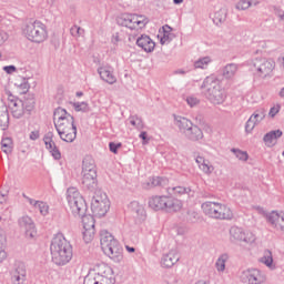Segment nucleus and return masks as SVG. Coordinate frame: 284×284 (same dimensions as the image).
<instances>
[{
  "label": "nucleus",
  "instance_id": "obj_1",
  "mask_svg": "<svg viewBox=\"0 0 284 284\" xmlns=\"http://www.w3.org/2000/svg\"><path fill=\"white\" fill-rule=\"evenodd\" d=\"M67 201L72 214L82 219L84 229L83 241L90 243L92 239H94V217H92V215H87L88 204L85 203V200L77 187H69L67 190Z\"/></svg>",
  "mask_w": 284,
  "mask_h": 284
},
{
  "label": "nucleus",
  "instance_id": "obj_2",
  "mask_svg": "<svg viewBox=\"0 0 284 284\" xmlns=\"http://www.w3.org/2000/svg\"><path fill=\"white\" fill-rule=\"evenodd\" d=\"M54 128L62 141L65 143H73L77 139V125L74 124V116H72L63 108H58L53 112Z\"/></svg>",
  "mask_w": 284,
  "mask_h": 284
},
{
  "label": "nucleus",
  "instance_id": "obj_3",
  "mask_svg": "<svg viewBox=\"0 0 284 284\" xmlns=\"http://www.w3.org/2000/svg\"><path fill=\"white\" fill-rule=\"evenodd\" d=\"M52 263L59 266L68 265L72 261V245L63 235H57L52 239L50 245Z\"/></svg>",
  "mask_w": 284,
  "mask_h": 284
},
{
  "label": "nucleus",
  "instance_id": "obj_4",
  "mask_svg": "<svg viewBox=\"0 0 284 284\" xmlns=\"http://www.w3.org/2000/svg\"><path fill=\"white\" fill-rule=\"evenodd\" d=\"M114 271L108 264L102 263L94 266L84 277L83 284H114Z\"/></svg>",
  "mask_w": 284,
  "mask_h": 284
},
{
  "label": "nucleus",
  "instance_id": "obj_5",
  "mask_svg": "<svg viewBox=\"0 0 284 284\" xmlns=\"http://www.w3.org/2000/svg\"><path fill=\"white\" fill-rule=\"evenodd\" d=\"M202 212H204L205 216L209 219H215V221H232L234 219V213L232 209L226 204L206 201L201 205Z\"/></svg>",
  "mask_w": 284,
  "mask_h": 284
},
{
  "label": "nucleus",
  "instance_id": "obj_6",
  "mask_svg": "<svg viewBox=\"0 0 284 284\" xmlns=\"http://www.w3.org/2000/svg\"><path fill=\"white\" fill-rule=\"evenodd\" d=\"M103 253L114 261V263H121L123 261V247L109 232H102L100 239Z\"/></svg>",
  "mask_w": 284,
  "mask_h": 284
},
{
  "label": "nucleus",
  "instance_id": "obj_7",
  "mask_svg": "<svg viewBox=\"0 0 284 284\" xmlns=\"http://www.w3.org/2000/svg\"><path fill=\"white\" fill-rule=\"evenodd\" d=\"M174 125L180 130L181 134L187 139V141H192L193 143L202 141L204 136L203 130L186 118L175 116Z\"/></svg>",
  "mask_w": 284,
  "mask_h": 284
},
{
  "label": "nucleus",
  "instance_id": "obj_8",
  "mask_svg": "<svg viewBox=\"0 0 284 284\" xmlns=\"http://www.w3.org/2000/svg\"><path fill=\"white\" fill-rule=\"evenodd\" d=\"M201 89L206 90L204 94L206 99L211 101V103H214V105H221V103L225 101V93L223 92V89H221V84L219 83V80H216V78H205L201 85Z\"/></svg>",
  "mask_w": 284,
  "mask_h": 284
},
{
  "label": "nucleus",
  "instance_id": "obj_9",
  "mask_svg": "<svg viewBox=\"0 0 284 284\" xmlns=\"http://www.w3.org/2000/svg\"><path fill=\"white\" fill-rule=\"evenodd\" d=\"M149 207L159 212V210H165L166 212H179L183 207L181 200L170 197L166 195H154L149 199Z\"/></svg>",
  "mask_w": 284,
  "mask_h": 284
},
{
  "label": "nucleus",
  "instance_id": "obj_10",
  "mask_svg": "<svg viewBox=\"0 0 284 284\" xmlns=\"http://www.w3.org/2000/svg\"><path fill=\"white\" fill-rule=\"evenodd\" d=\"M23 34L33 43H43L48 39V28L43 22L36 20L26 24Z\"/></svg>",
  "mask_w": 284,
  "mask_h": 284
},
{
  "label": "nucleus",
  "instance_id": "obj_11",
  "mask_svg": "<svg viewBox=\"0 0 284 284\" xmlns=\"http://www.w3.org/2000/svg\"><path fill=\"white\" fill-rule=\"evenodd\" d=\"M250 67L255 77L260 79H267L271 72H274L276 68V62L272 59L266 58H255L250 61Z\"/></svg>",
  "mask_w": 284,
  "mask_h": 284
},
{
  "label": "nucleus",
  "instance_id": "obj_12",
  "mask_svg": "<svg viewBox=\"0 0 284 284\" xmlns=\"http://www.w3.org/2000/svg\"><path fill=\"white\" fill-rule=\"evenodd\" d=\"M150 20L145 16H139L134 13H124L120 18H118L119 26H123L124 28H129V30H143Z\"/></svg>",
  "mask_w": 284,
  "mask_h": 284
},
{
  "label": "nucleus",
  "instance_id": "obj_13",
  "mask_svg": "<svg viewBox=\"0 0 284 284\" xmlns=\"http://www.w3.org/2000/svg\"><path fill=\"white\" fill-rule=\"evenodd\" d=\"M110 210V199H108V194L98 192L94 194L91 201V212L93 216L101 219L108 214Z\"/></svg>",
  "mask_w": 284,
  "mask_h": 284
},
{
  "label": "nucleus",
  "instance_id": "obj_14",
  "mask_svg": "<svg viewBox=\"0 0 284 284\" xmlns=\"http://www.w3.org/2000/svg\"><path fill=\"white\" fill-rule=\"evenodd\" d=\"M230 241H232V243H234L235 241H241L243 243H254V241H256V237L254 236V233L250 231L245 232L239 226H232L230 229Z\"/></svg>",
  "mask_w": 284,
  "mask_h": 284
},
{
  "label": "nucleus",
  "instance_id": "obj_15",
  "mask_svg": "<svg viewBox=\"0 0 284 284\" xmlns=\"http://www.w3.org/2000/svg\"><path fill=\"white\" fill-rule=\"evenodd\" d=\"M19 225L21 230L24 231L26 239H36L37 237V226L32 217L24 215L19 220Z\"/></svg>",
  "mask_w": 284,
  "mask_h": 284
},
{
  "label": "nucleus",
  "instance_id": "obj_16",
  "mask_svg": "<svg viewBox=\"0 0 284 284\" xmlns=\"http://www.w3.org/2000/svg\"><path fill=\"white\" fill-rule=\"evenodd\" d=\"M28 272L26 271V264L18 262L14 264L11 271V283L12 284H26Z\"/></svg>",
  "mask_w": 284,
  "mask_h": 284
},
{
  "label": "nucleus",
  "instance_id": "obj_17",
  "mask_svg": "<svg viewBox=\"0 0 284 284\" xmlns=\"http://www.w3.org/2000/svg\"><path fill=\"white\" fill-rule=\"evenodd\" d=\"M54 133L48 132L44 138V145L50 152L51 156L54 159V161H61V151L59 150V146H57V143L54 142Z\"/></svg>",
  "mask_w": 284,
  "mask_h": 284
},
{
  "label": "nucleus",
  "instance_id": "obj_18",
  "mask_svg": "<svg viewBox=\"0 0 284 284\" xmlns=\"http://www.w3.org/2000/svg\"><path fill=\"white\" fill-rule=\"evenodd\" d=\"M98 74L100 75V79L102 81H105V83H109V85H114L116 83V75H114V68L111 65H102L98 68Z\"/></svg>",
  "mask_w": 284,
  "mask_h": 284
},
{
  "label": "nucleus",
  "instance_id": "obj_19",
  "mask_svg": "<svg viewBox=\"0 0 284 284\" xmlns=\"http://www.w3.org/2000/svg\"><path fill=\"white\" fill-rule=\"evenodd\" d=\"M266 221L272 225L275 230H281L284 232V213L272 211L271 213L266 214Z\"/></svg>",
  "mask_w": 284,
  "mask_h": 284
},
{
  "label": "nucleus",
  "instance_id": "obj_20",
  "mask_svg": "<svg viewBox=\"0 0 284 284\" xmlns=\"http://www.w3.org/2000/svg\"><path fill=\"white\" fill-rule=\"evenodd\" d=\"M180 258L181 255H179V251L171 250L169 253L163 254L161 265L166 268L174 267V265L179 263Z\"/></svg>",
  "mask_w": 284,
  "mask_h": 284
},
{
  "label": "nucleus",
  "instance_id": "obj_21",
  "mask_svg": "<svg viewBox=\"0 0 284 284\" xmlns=\"http://www.w3.org/2000/svg\"><path fill=\"white\" fill-rule=\"evenodd\" d=\"M135 41L136 45L142 48L144 52H154V48H156V43L150 39V36L142 34L141 37H138Z\"/></svg>",
  "mask_w": 284,
  "mask_h": 284
},
{
  "label": "nucleus",
  "instance_id": "obj_22",
  "mask_svg": "<svg viewBox=\"0 0 284 284\" xmlns=\"http://www.w3.org/2000/svg\"><path fill=\"white\" fill-rule=\"evenodd\" d=\"M170 180L163 176H153L144 184L145 190H152V187H168Z\"/></svg>",
  "mask_w": 284,
  "mask_h": 284
},
{
  "label": "nucleus",
  "instance_id": "obj_23",
  "mask_svg": "<svg viewBox=\"0 0 284 284\" xmlns=\"http://www.w3.org/2000/svg\"><path fill=\"white\" fill-rule=\"evenodd\" d=\"M82 185L87 190H94L97 187V172H82Z\"/></svg>",
  "mask_w": 284,
  "mask_h": 284
},
{
  "label": "nucleus",
  "instance_id": "obj_24",
  "mask_svg": "<svg viewBox=\"0 0 284 284\" xmlns=\"http://www.w3.org/2000/svg\"><path fill=\"white\" fill-rule=\"evenodd\" d=\"M9 108H10V110L12 112V116L14 119H21V116H23V114H26V110L21 105V100L11 99L9 102Z\"/></svg>",
  "mask_w": 284,
  "mask_h": 284
},
{
  "label": "nucleus",
  "instance_id": "obj_25",
  "mask_svg": "<svg viewBox=\"0 0 284 284\" xmlns=\"http://www.w3.org/2000/svg\"><path fill=\"white\" fill-rule=\"evenodd\" d=\"M129 211L134 219H145V209L136 201L129 204Z\"/></svg>",
  "mask_w": 284,
  "mask_h": 284
},
{
  "label": "nucleus",
  "instance_id": "obj_26",
  "mask_svg": "<svg viewBox=\"0 0 284 284\" xmlns=\"http://www.w3.org/2000/svg\"><path fill=\"white\" fill-rule=\"evenodd\" d=\"M236 72H239V64L236 63H229L222 70L224 79H234Z\"/></svg>",
  "mask_w": 284,
  "mask_h": 284
},
{
  "label": "nucleus",
  "instance_id": "obj_27",
  "mask_svg": "<svg viewBox=\"0 0 284 284\" xmlns=\"http://www.w3.org/2000/svg\"><path fill=\"white\" fill-rule=\"evenodd\" d=\"M82 172H97V164L92 156H84L82 161Z\"/></svg>",
  "mask_w": 284,
  "mask_h": 284
},
{
  "label": "nucleus",
  "instance_id": "obj_28",
  "mask_svg": "<svg viewBox=\"0 0 284 284\" xmlns=\"http://www.w3.org/2000/svg\"><path fill=\"white\" fill-rule=\"evenodd\" d=\"M168 194H173L174 196H183V194H190L192 189L185 186H170L166 187Z\"/></svg>",
  "mask_w": 284,
  "mask_h": 284
},
{
  "label": "nucleus",
  "instance_id": "obj_29",
  "mask_svg": "<svg viewBox=\"0 0 284 284\" xmlns=\"http://www.w3.org/2000/svg\"><path fill=\"white\" fill-rule=\"evenodd\" d=\"M281 136H283V131L281 130L270 131L264 135L263 141L264 143H272L273 141H276V139H281Z\"/></svg>",
  "mask_w": 284,
  "mask_h": 284
},
{
  "label": "nucleus",
  "instance_id": "obj_30",
  "mask_svg": "<svg viewBox=\"0 0 284 284\" xmlns=\"http://www.w3.org/2000/svg\"><path fill=\"white\" fill-rule=\"evenodd\" d=\"M227 19V10L220 9L214 13L213 22L215 26H219L220 23H225Z\"/></svg>",
  "mask_w": 284,
  "mask_h": 284
},
{
  "label": "nucleus",
  "instance_id": "obj_31",
  "mask_svg": "<svg viewBox=\"0 0 284 284\" xmlns=\"http://www.w3.org/2000/svg\"><path fill=\"white\" fill-rule=\"evenodd\" d=\"M267 111L265 110V108H260L255 110L250 118L258 124L265 119Z\"/></svg>",
  "mask_w": 284,
  "mask_h": 284
},
{
  "label": "nucleus",
  "instance_id": "obj_32",
  "mask_svg": "<svg viewBox=\"0 0 284 284\" xmlns=\"http://www.w3.org/2000/svg\"><path fill=\"white\" fill-rule=\"evenodd\" d=\"M20 105L22 106V109H24V112H28V114H30V112L34 110V105H36L34 98H29V99H26L24 101H21Z\"/></svg>",
  "mask_w": 284,
  "mask_h": 284
},
{
  "label": "nucleus",
  "instance_id": "obj_33",
  "mask_svg": "<svg viewBox=\"0 0 284 284\" xmlns=\"http://www.w3.org/2000/svg\"><path fill=\"white\" fill-rule=\"evenodd\" d=\"M227 258H230V255H227L226 253L222 254L217 258L215 263L217 272H225V263H227Z\"/></svg>",
  "mask_w": 284,
  "mask_h": 284
},
{
  "label": "nucleus",
  "instance_id": "obj_34",
  "mask_svg": "<svg viewBox=\"0 0 284 284\" xmlns=\"http://www.w3.org/2000/svg\"><path fill=\"white\" fill-rule=\"evenodd\" d=\"M210 63H212V59L210 57L200 58L197 61L194 62V68L205 70V68H207Z\"/></svg>",
  "mask_w": 284,
  "mask_h": 284
},
{
  "label": "nucleus",
  "instance_id": "obj_35",
  "mask_svg": "<svg viewBox=\"0 0 284 284\" xmlns=\"http://www.w3.org/2000/svg\"><path fill=\"white\" fill-rule=\"evenodd\" d=\"M129 122L136 130H143L144 128L143 120L139 115H131Z\"/></svg>",
  "mask_w": 284,
  "mask_h": 284
},
{
  "label": "nucleus",
  "instance_id": "obj_36",
  "mask_svg": "<svg viewBox=\"0 0 284 284\" xmlns=\"http://www.w3.org/2000/svg\"><path fill=\"white\" fill-rule=\"evenodd\" d=\"M260 261L266 265V267H272L274 263V257H272V252L270 250L264 251V256Z\"/></svg>",
  "mask_w": 284,
  "mask_h": 284
},
{
  "label": "nucleus",
  "instance_id": "obj_37",
  "mask_svg": "<svg viewBox=\"0 0 284 284\" xmlns=\"http://www.w3.org/2000/svg\"><path fill=\"white\" fill-rule=\"evenodd\" d=\"M1 149L4 154H10L12 152V140L10 138L2 139Z\"/></svg>",
  "mask_w": 284,
  "mask_h": 284
},
{
  "label": "nucleus",
  "instance_id": "obj_38",
  "mask_svg": "<svg viewBox=\"0 0 284 284\" xmlns=\"http://www.w3.org/2000/svg\"><path fill=\"white\" fill-rule=\"evenodd\" d=\"M10 125V115L8 112H4L0 115V128L2 130H8V126Z\"/></svg>",
  "mask_w": 284,
  "mask_h": 284
},
{
  "label": "nucleus",
  "instance_id": "obj_39",
  "mask_svg": "<svg viewBox=\"0 0 284 284\" xmlns=\"http://www.w3.org/2000/svg\"><path fill=\"white\" fill-rule=\"evenodd\" d=\"M231 152H233V154H235L236 159H239V161H247L248 155L247 152L245 151H241L239 149H232Z\"/></svg>",
  "mask_w": 284,
  "mask_h": 284
},
{
  "label": "nucleus",
  "instance_id": "obj_40",
  "mask_svg": "<svg viewBox=\"0 0 284 284\" xmlns=\"http://www.w3.org/2000/svg\"><path fill=\"white\" fill-rule=\"evenodd\" d=\"M72 106L75 112H88V102H73Z\"/></svg>",
  "mask_w": 284,
  "mask_h": 284
},
{
  "label": "nucleus",
  "instance_id": "obj_41",
  "mask_svg": "<svg viewBox=\"0 0 284 284\" xmlns=\"http://www.w3.org/2000/svg\"><path fill=\"white\" fill-rule=\"evenodd\" d=\"M36 210H39V212L42 216H48V212L50 210V206H48V203L40 201L38 206L36 207Z\"/></svg>",
  "mask_w": 284,
  "mask_h": 284
},
{
  "label": "nucleus",
  "instance_id": "obj_42",
  "mask_svg": "<svg viewBox=\"0 0 284 284\" xmlns=\"http://www.w3.org/2000/svg\"><path fill=\"white\" fill-rule=\"evenodd\" d=\"M200 170L205 174H212V172H214V166L210 164V161L205 160V162L200 165Z\"/></svg>",
  "mask_w": 284,
  "mask_h": 284
},
{
  "label": "nucleus",
  "instance_id": "obj_43",
  "mask_svg": "<svg viewBox=\"0 0 284 284\" xmlns=\"http://www.w3.org/2000/svg\"><path fill=\"white\" fill-rule=\"evenodd\" d=\"M256 125H258V124L252 118H248V120L246 121V124H245V132L247 134H252V132L254 131Z\"/></svg>",
  "mask_w": 284,
  "mask_h": 284
},
{
  "label": "nucleus",
  "instance_id": "obj_44",
  "mask_svg": "<svg viewBox=\"0 0 284 284\" xmlns=\"http://www.w3.org/2000/svg\"><path fill=\"white\" fill-rule=\"evenodd\" d=\"M252 6H253V2L250 0H240L236 3V9L237 10H247V8H252Z\"/></svg>",
  "mask_w": 284,
  "mask_h": 284
},
{
  "label": "nucleus",
  "instance_id": "obj_45",
  "mask_svg": "<svg viewBox=\"0 0 284 284\" xmlns=\"http://www.w3.org/2000/svg\"><path fill=\"white\" fill-rule=\"evenodd\" d=\"M70 32L72 37H82V34H85V30L81 29L79 26H73Z\"/></svg>",
  "mask_w": 284,
  "mask_h": 284
},
{
  "label": "nucleus",
  "instance_id": "obj_46",
  "mask_svg": "<svg viewBox=\"0 0 284 284\" xmlns=\"http://www.w3.org/2000/svg\"><path fill=\"white\" fill-rule=\"evenodd\" d=\"M186 103H187V105H190V108H194V106L199 105V103H201V100H199V98H196L194 95H190L186 98Z\"/></svg>",
  "mask_w": 284,
  "mask_h": 284
},
{
  "label": "nucleus",
  "instance_id": "obj_47",
  "mask_svg": "<svg viewBox=\"0 0 284 284\" xmlns=\"http://www.w3.org/2000/svg\"><path fill=\"white\" fill-rule=\"evenodd\" d=\"M19 89L21 94H27L28 90H30V83H28V80L23 79V81L19 84Z\"/></svg>",
  "mask_w": 284,
  "mask_h": 284
},
{
  "label": "nucleus",
  "instance_id": "obj_48",
  "mask_svg": "<svg viewBox=\"0 0 284 284\" xmlns=\"http://www.w3.org/2000/svg\"><path fill=\"white\" fill-rule=\"evenodd\" d=\"M172 41V33H169V31L163 32V37L160 40V43L162 45H165V43H170Z\"/></svg>",
  "mask_w": 284,
  "mask_h": 284
},
{
  "label": "nucleus",
  "instance_id": "obj_49",
  "mask_svg": "<svg viewBox=\"0 0 284 284\" xmlns=\"http://www.w3.org/2000/svg\"><path fill=\"white\" fill-rule=\"evenodd\" d=\"M121 148H122L121 143H114V142L109 143L110 152H112L113 154H119V149Z\"/></svg>",
  "mask_w": 284,
  "mask_h": 284
},
{
  "label": "nucleus",
  "instance_id": "obj_50",
  "mask_svg": "<svg viewBox=\"0 0 284 284\" xmlns=\"http://www.w3.org/2000/svg\"><path fill=\"white\" fill-rule=\"evenodd\" d=\"M278 112H281V105L276 104L275 106L270 109L268 116H271V119H274V116H276Z\"/></svg>",
  "mask_w": 284,
  "mask_h": 284
},
{
  "label": "nucleus",
  "instance_id": "obj_51",
  "mask_svg": "<svg viewBox=\"0 0 284 284\" xmlns=\"http://www.w3.org/2000/svg\"><path fill=\"white\" fill-rule=\"evenodd\" d=\"M22 196H23V199H26V201H28V203H30L36 209L38 207L39 203L41 202V201H37L26 194H22Z\"/></svg>",
  "mask_w": 284,
  "mask_h": 284
},
{
  "label": "nucleus",
  "instance_id": "obj_52",
  "mask_svg": "<svg viewBox=\"0 0 284 284\" xmlns=\"http://www.w3.org/2000/svg\"><path fill=\"white\" fill-rule=\"evenodd\" d=\"M139 136L140 139H142L143 145L150 143V138H148V132L142 131Z\"/></svg>",
  "mask_w": 284,
  "mask_h": 284
},
{
  "label": "nucleus",
  "instance_id": "obj_53",
  "mask_svg": "<svg viewBox=\"0 0 284 284\" xmlns=\"http://www.w3.org/2000/svg\"><path fill=\"white\" fill-rule=\"evenodd\" d=\"M3 70L7 74H12L13 72H17V67L14 65H6L3 67Z\"/></svg>",
  "mask_w": 284,
  "mask_h": 284
},
{
  "label": "nucleus",
  "instance_id": "obj_54",
  "mask_svg": "<svg viewBox=\"0 0 284 284\" xmlns=\"http://www.w3.org/2000/svg\"><path fill=\"white\" fill-rule=\"evenodd\" d=\"M6 41H8V33H6L4 31H0V45H3Z\"/></svg>",
  "mask_w": 284,
  "mask_h": 284
},
{
  "label": "nucleus",
  "instance_id": "obj_55",
  "mask_svg": "<svg viewBox=\"0 0 284 284\" xmlns=\"http://www.w3.org/2000/svg\"><path fill=\"white\" fill-rule=\"evenodd\" d=\"M8 254L6 253V250H3V246H0V263H3L6 261Z\"/></svg>",
  "mask_w": 284,
  "mask_h": 284
},
{
  "label": "nucleus",
  "instance_id": "obj_56",
  "mask_svg": "<svg viewBox=\"0 0 284 284\" xmlns=\"http://www.w3.org/2000/svg\"><path fill=\"white\" fill-rule=\"evenodd\" d=\"M39 136H40L39 131H32V132L30 133V139H31V141H37V139H39Z\"/></svg>",
  "mask_w": 284,
  "mask_h": 284
},
{
  "label": "nucleus",
  "instance_id": "obj_57",
  "mask_svg": "<svg viewBox=\"0 0 284 284\" xmlns=\"http://www.w3.org/2000/svg\"><path fill=\"white\" fill-rule=\"evenodd\" d=\"M205 158H203V156H197L196 159H195V163H197V165H199V168L201 166V165H203V163H205Z\"/></svg>",
  "mask_w": 284,
  "mask_h": 284
},
{
  "label": "nucleus",
  "instance_id": "obj_58",
  "mask_svg": "<svg viewBox=\"0 0 284 284\" xmlns=\"http://www.w3.org/2000/svg\"><path fill=\"white\" fill-rule=\"evenodd\" d=\"M3 243H6V234L0 230V247H3Z\"/></svg>",
  "mask_w": 284,
  "mask_h": 284
},
{
  "label": "nucleus",
  "instance_id": "obj_59",
  "mask_svg": "<svg viewBox=\"0 0 284 284\" xmlns=\"http://www.w3.org/2000/svg\"><path fill=\"white\" fill-rule=\"evenodd\" d=\"M125 250H126V252H129V254H134V252H136V248H134V246L126 245Z\"/></svg>",
  "mask_w": 284,
  "mask_h": 284
},
{
  "label": "nucleus",
  "instance_id": "obj_60",
  "mask_svg": "<svg viewBox=\"0 0 284 284\" xmlns=\"http://www.w3.org/2000/svg\"><path fill=\"white\" fill-rule=\"evenodd\" d=\"M162 30H163V32L172 33V27H170V26H168V24L163 26V27H162Z\"/></svg>",
  "mask_w": 284,
  "mask_h": 284
},
{
  "label": "nucleus",
  "instance_id": "obj_61",
  "mask_svg": "<svg viewBox=\"0 0 284 284\" xmlns=\"http://www.w3.org/2000/svg\"><path fill=\"white\" fill-rule=\"evenodd\" d=\"M0 196L1 199H8V191H1Z\"/></svg>",
  "mask_w": 284,
  "mask_h": 284
},
{
  "label": "nucleus",
  "instance_id": "obj_62",
  "mask_svg": "<svg viewBox=\"0 0 284 284\" xmlns=\"http://www.w3.org/2000/svg\"><path fill=\"white\" fill-rule=\"evenodd\" d=\"M256 211L258 212V214H265V209H263L262 206H256Z\"/></svg>",
  "mask_w": 284,
  "mask_h": 284
},
{
  "label": "nucleus",
  "instance_id": "obj_63",
  "mask_svg": "<svg viewBox=\"0 0 284 284\" xmlns=\"http://www.w3.org/2000/svg\"><path fill=\"white\" fill-rule=\"evenodd\" d=\"M175 74H186L185 70L179 69L174 72Z\"/></svg>",
  "mask_w": 284,
  "mask_h": 284
},
{
  "label": "nucleus",
  "instance_id": "obj_64",
  "mask_svg": "<svg viewBox=\"0 0 284 284\" xmlns=\"http://www.w3.org/2000/svg\"><path fill=\"white\" fill-rule=\"evenodd\" d=\"M278 95H280L282 99H284V88H282V89L280 90Z\"/></svg>",
  "mask_w": 284,
  "mask_h": 284
}]
</instances>
